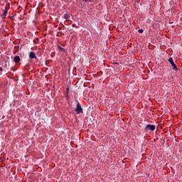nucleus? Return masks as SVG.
<instances>
[{"mask_svg": "<svg viewBox=\"0 0 182 182\" xmlns=\"http://www.w3.org/2000/svg\"><path fill=\"white\" fill-rule=\"evenodd\" d=\"M74 111L77 113V114H80V113H83V108L80 105V103L77 102L76 107L74 109Z\"/></svg>", "mask_w": 182, "mask_h": 182, "instance_id": "obj_1", "label": "nucleus"}, {"mask_svg": "<svg viewBox=\"0 0 182 182\" xmlns=\"http://www.w3.org/2000/svg\"><path fill=\"white\" fill-rule=\"evenodd\" d=\"M144 130L146 132H149V130L150 132H154V130H156V125L147 124L144 128Z\"/></svg>", "mask_w": 182, "mask_h": 182, "instance_id": "obj_2", "label": "nucleus"}, {"mask_svg": "<svg viewBox=\"0 0 182 182\" xmlns=\"http://www.w3.org/2000/svg\"><path fill=\"white\" fill-rule=\"evenodd\" d=\"M168 61L169 62V63H171L173 70H178L177 66L176 65V63H174V61L173 60V58H169L168 59Z\"/></svg>", "mask_w": 182, "mask_h": 182, "instance_id": "obj_3", "label": "nucleus"}, {"mask_svg": "<svg viewBox=\"0 0 182 182\" xmlns=\"http://www.w3.org/2000/svg\"><path fill=\"white\" fill-rule=\"evenodd\" d=\"M28 56L30 59H38V57H36V53H35L33 51H31Z\"/></svg>", "mask_w": 182, "mask_h": 182, "instance_id": "obj_4", "label": "nucleus"}, {"mask_svg": "<svg viewBox=\"0 0 182 182\" xmlns=\"http://www.w3.org/2000/svg\"><path fill=\"white\" fill-rule=\"evenodd\" d=\"M14 61L15 62V63H19V62H21V58H19V56H15L14 58Z\"/></svg>", "mask_w": 182, "mask_h": 182, "instance_id": "obj_5", "label": "nucleus"}, {"mask_svg": "<svg viewBox=\"0 0 182 182\" xmlns=\"http://www.w3.org/2000/svg\"><path fill=\"white\" fill-rule=\"evenodd\" d=\"M69 18H70V14L69 13H66L64 14V18L66 20V21H68L69 20Z\"/></svg>", "mask_w": 182, "mask_h": 182, "instance_id": "obj_6", "label": "nucleus"}, {"mask_svg": "<svg viewBox=\"0 0 182 182\" xmlns=\"http://www.w3.org/2000/svg\"><path fill=\"white\" fill-rule=\"evenodd\" d=\"M58 49L60 52H65V48L60 47V46H58Z\"/></svg>", "mask_w": 182, "mask_h": 182, "instance_id": "obj_7", "label": "nucleus"}, {"mask_svg": "<svg viewBox=\"0 0 182 182\" xmlns=\"http://www.w3.org/2000/svg\"><path fill=\"white\" fill-rule=\"evenodd\" d=\"M3 15H5L6 16L8 15V9L6 7H5V9L4 10Z\"/></svg>", "mask_w": 182, "mask_h": 182, "instance_id": "obj_8", "label": "nucleus"}, {"mask_svg": "<svg viewBox=\"0 0 182 182\" xmlns=\"http://www.w3.org/2000/svg\"><path fill=\"white\" fill-rule=\"evenodd\" d=\"M139 33H143V32H144V30H143L142 28H140L138 30Z\"/></svg>", "mask_w": 182, "mask_h": 182, "instance_id": "obj_9", "label": "nucleus"}, {"mask_svg": "<svg viewBox=\"0 0 182 182\" xmlns=\"http://www.w3.org/2000/svg\"><path fill=\"white\" fill-rule=\"evenodd\" d=\"M1 19H5L6 18V16L5 14H1Z\"/></svg>", "mask_w": 182, "mask_h": 182, "instance_id": "obj_10", "label": "nucleus"}, {"mask_svg": "<svg viewBox=\"0 0 182 182\" xmlns=\"http://www.w3.org/2000/svg\"><path fill=\"white\" fill-rule=\"evenodd\" d=\"M72 26H73V28H79V27L76 26V24H75V23H73V24L72 25Z\"/></svg>", "mask_w": 182, "mask_h": 182, "instance_id": "obj_11", "label": "nucleus"}, {"mask_svg": "<svg viewBox=\"0 0 182 182\" xmlns=\"http://www.w3.org/2000/svg\"><path fill=\"white\" fill-rule=\"evenodd\" d=\"M88 1H90V2H92L93 0H82L83 2H87Z\"/></svg>", "mask_w": 182, "mask_h": 182, "instance_id": "obj_12", "label": "nucleus"}, {"mask_svg": "<svg viewBox=\"0 0 182 182\" xmlns=\"http://www.w3.org/2000/svg\"><path fill=\"white\" fill-rule=\"evenodd\" d=\"M113 65H119L118 63H113Z\"/></svg>", "mask_w": 182, "mask_h": 182, "instance_id": "obj_13", "label": "nucleus"}, {"mask_svg": "<svg viewBox=\"0 0 182 182\" xmlns=\"http://www.w3.org/2000/svg\"><path fill=\"white\" fill-rule=\"evenodd\" d=\"M0 72H2V68H0Z\"/></svg>", "mask_w": 182, "mask_h": 182, "instance_id": "obj_14", "label": "nucleus"}, {"mask_svg": "<svg viewBox=\"0 0 182 182\" xmlns=\"http://www.w3.org/2000/svg\"><path fill=\"white\" fill-rule=\"evenodd\" d=\"M67 90L69 91V88H68Z\"/></svg>", "mask_w": 182, "mask_h": 182, "instance_id": "obj_15", "label": "nucleus"}]
</instances>
